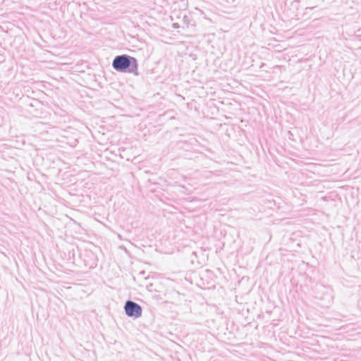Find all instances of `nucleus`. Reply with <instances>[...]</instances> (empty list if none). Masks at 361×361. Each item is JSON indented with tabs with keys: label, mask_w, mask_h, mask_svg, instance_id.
<instances>
[{
	"label": "nucleus",
	"mask_w": 361,
	"mask_h": 361,
	"mask_svg": "<svg viewBox=\"0 0 361 361\" xmlns=\"http://www.w3.org/2000/svg\"><path fill=\"white\" fill-rule=\"evenodd\" d=\"M112 66L118 71H124L131 66L135 70L137 68L136 59L126 55L116 56L113 61Z\"/></svg>",
	"instance_id": "nucleus-1"
},
{
	"label": "nucleus",
	"mask_w": 361,
	"mask_h": 361,
	"mask_svg": "<svg viewBox=\"0 0 361 361\" xmlns=\"http://www.w3.org/2000/svg\"><path fill=\"white\" fill-rule=\"evenodd\" d=\"M125 311L128 317L138 318L142 315V308L133 301H127L125 305Z\"/></svg>",
	"instance_id": "nucleus-2"
}]
</instances>
